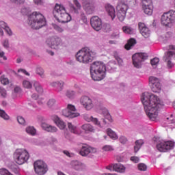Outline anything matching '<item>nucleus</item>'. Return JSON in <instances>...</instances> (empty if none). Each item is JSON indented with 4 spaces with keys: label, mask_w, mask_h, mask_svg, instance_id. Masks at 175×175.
Returning <instances> with one entry per match:
<instances>
[{
    "label": "nucleus",
    "mask_w": 175,
    "mask_h": 175,
    "mask_svg": "<svg viewBox=\"0 0 175 175\" xmlns=\"http://www.w3.org/2000/svg\"><path fill=\"white\" fill-rule=\"evenodd\" d=\"M141 100L149 119L152 121L157 120L158 112L164 105L163 100L157 95L149 92H144Z\"/></svg>",
    "instance_id": "f257e3e1"
},
{
    "label": "nucleus",
    "mask_w": 175,
    "mask_h": 175,
    "mask_svg": "<svg viewBox=\"0 0 175 175\" xmlns=\"http://www.w3.org/2000/svg\"><path fill=\"white\" fill-rule=\"evenodd\" d=\"M90 75L94 81H100L105 79L106 75V66L100 62H94L90 66Z\"/></svg>",
    "instance_id": "f03ea898"
},
{
    "label": "nucleus",
    "mask_w": 175,
    "mask_h": 175,
    "mask_svg": "<svg viewBox=\"0 0 175 175\" xmlns=\"http://www.w3.org/2000/svg\"><path fill=\"white\" fill-rule=\"evenodd\" d=\"M53 14L55 20L62 24H66V23H69L72 20V16L66 13L65 7L57 3L54 8Z\"/></svg>",
    "instance_id": "7ed1b4c3"
},
{
    "label": "nucleus",
    "mask_w": 175,
    "mask_h": 175,
    "mask_svg": "<svg viewBox=\"0 0 175 175\" xmlns=\"http://www.w3.org/2000/svg\"><path fill=\"white\" fill-rule=\"evenodd\" d=\"M29 24L33 29H40L46 25V18L43 14L34 12L29 16Z\"/></svg>",
    "instance_id": "20e7f679"
},
{
    "label": "nucleus",
    "mask_w": 175,
    "mask_h": 175,
    "mask_svg": "<svg viewBox=\"0 0 175 175\" xmlns=\"http://www.w3.org/2000/svg\"><path fill=\"white\" fill-rule=\"evenodd\" d=\"M14 159L18 165H23L29 159V153L24 149H16L14 153Z\"/></svg>",
    "instance_id": "39448f33"
},
{
    "label": "nucleus",
    "mask_w": 175,
    "mask_h": 175,
    "mask_svg": "<svg viewBox=\"0 0 175 175\" xmlns=\"http://www.w3.org/2000/svg\"><path fill=\"white\" fill-rule=\"evenodd\" d=\"M34 172L38 175H44L49 172V167L44 161L38 160L33 163Z\"/></svg>",
    "instance_id": "423d86ee"
},
{
    "label": "nucleus",
    "mask_w": 175,
    "mask_h": 175,
    "mask_svg": "<svg viewBox=\"0 0 175 175\" xmlns=\"http://www.w3.org/2000/svg\"><path fill=\"white\" fill-rule=\"evenodd\" d=\"M175 21V12L170 11L161 16V25L169 27Z\"/></svg>",
    "instance_id": "0eeeda50"
},
{
    "label": "nucleus",
    "mask_w": 175,
    "mask_h": 175,
    "mask_svg": "<svg viewBox=\"0 0 175 175\" xmlns=\"http://www.w3.org/2000/svg\"><path fill=\"white\" fill-rule=\"evenodd\" d=\"M76 111V107L72 104H68L66 109L62 111V114L64 117H67V118H76V117L80 116V113Z\"/></svg>",
    "instance_id": "6e6552de"
},
{
    "label": "nucleus",
    "mask_w": 175,
    "mask_h": 175,
    "mask_svg": "<svg viewBox=\"0 0 175 175\" xmlns=\"http://www.w3.org/2000/svg\"><path fill=\"white\" fill-rule=\"evenodd\" d=\"M175 146V143L172 142H159L157 145H156V148L157 150L161 152H165L168 150L174 149Z\"/></svg>",
    "instance_id": "1a4fd4ad"
},
{
    "label": "nucleus",
    "mask_w": 175,
    "mask_h": 175,
    "mask_svg": "<svg viewBox=\"0 0 175 175\" xmlns=\"http://www.w3.org/2000/svg\"><path fill=\"white\" fill-rule=\"evenodd\" d=\"M46 43L49 47H51V49H54L55 50L58 49L59 46H62V44H64L62 39L57 36L48 38Z\"/></svg>",
    "instance_id": "9d476101"
},
{
    "label": "nucleus",
    "mask_w": 175,
    "mask_h": 175,
    "mask_svg": "<svg viewBox=\"0 0 175 175\" xmlns=\"http://www.w3.org/2000/svg\"><path fill=\"white\" fill-rule=\"evenodd\" d=\"M117 16L120 21L122 22L126 17V14L128 10V5L124 3H120L117 8Z\"/></svg>",
    "instance_id": "9b49d317"
},
{
    "label": "nucleus",
    "mask_w": 175,
    "mask_h": 175,
    "mask_svg": "<svg viewBox=\"0 0 175 175\" xmlns=\"http://www.w3.org/2000/svg\"><path fill=\"white\" fill-rule=\"evenodd\" d=\"M133 64L136 68H141V63H142L144 59H147L148 56L146 53H135L133 55Z\"/></svg>",
    "instance_id": "f8f14e48"
},
{
    "label": "nucleus",
    "mask_w": 175,
    "mask_h": 175,
    "mask_svg": "<svg viewBox=\"0 0 175 175\" xmlns=\"http://www.w3.org/2000/svg\"><path fill=\"white\" fill-rule=\"evenodd\" d=\"M87 49L83 48L77 52L75 55L77 61L83 64H88V51Z\"/></svg>",
    "instance_id": "ddd939ff"
},
{
    "label": "nucleus",
    "mask_w": 175,
    "mask_h": 175,
    "mask_svg": "<svg viewBox=\"0 0 175 175\" xmlns=\"http://www.w3.org/2000/svg\"><path fill=\"white\" fill-rule=\"evenodd\" d=\"M151 90L154 93H160L161 90V85L159 79L154 77H150L149 79Z\"/></svg>",
    "instance_id": "4468645a"
},
{
    "label": "nucleus",
    "mask_w": 175,
    "mask_h": 175,
    "mask_svg": "<svg viewBox=\"0 0 175 175\" xmlns=\"http://www.w3.org/2000/svg\"><path fill=\"white\" fill-rule=\"evenodd\" d=\"M170 51L167 53H165V55L164 56V61L167 62V66L168 68H172L174 64L172 63L170 59H172V57L175 55V46L174 45H170Z\"/></svg>",
    "instance_id": "2eb2a0df"
},
{
    "label": "nucleus",
    "mask_w": 175,
    "mask_h": 175,
    "mask_svg": "<svg viewBox=\"0 0 175 175\" xmlns=\"http://www.w3.org/2000/svg\"><path fill=\"white\" fill-rule=\"evenodd\" d=\"M92 27L96 30L99 31L102 28V21L98 16H94L90 19Z\"/></svg>",
    "instance_id": "dca6fc26"
},
{
    "label": "nucleus",
    "mask_w": 175,
    "mask_h": 175,
    "mask_svg": "<svg viewBox=\"0 0 175 175\" xmlns=\"http://www.w3.org/2000/svg\"><path fill=\"white\" fill-rule=\"evenodd\" d=\"M139 29L140 30L141 33L145 38H148L150 36V31L148 28L146 26V25L143 23H139Z\"/></svg>",
    "instance_id": "f3484780"
},
{
    "label": "nucleus",
    "mask_w": 175,
    "mask_h": 175,
    "mask_svg": "<svg viewBox=\"0 0 175 175\" xmlns=\"http://www.w3.org/2000/svg\"><path fill=\"white\" fill-rule=\"evenodd\" d=\"M53 120L60 129H65V128H66V124L62 120H61L59 117L55 116L53 117Z\"/></svg>",
    "instance_id": "a211bd4d"
},
{
    "label": "nucleus",
    "mask_w": 175,
    "mask_h": 175,
    "mask_svg": "<svg viewBox=\"0 0 175 175\" xmlns=\"http://www.w3.org/2000/svg\"><path fill=\"white\" fill-rule=\"evenodd\" d=\"M74 3L77 8H76V7H75L73 4L70 3L69 6H70V10L74 12V13L79 14V10L81 9V5L77 0H74Z\"/></svg>",
    "instance_id": "6ab92c4d"
},
{
    "label": "nucleus",
    "mask_w": 175,
    "mask_h": 175,
    "mask_svg": "<svg viewBox=\"0 0 175 175\" xmlns=\"http://www.w3.org/2000/svg\"><path fill=\"white\" fill-rule=\"evenodd\" d=\"M105 9L109 16H110L111 19L113 20L116 17V12L114 8L109 4H107L105 5Z\"/></svg>",
    "instance_id": "aec40b11"
},
{
    "label": "nucleus",
    "mask_w": 175,
    "mask_h": 175,
    "mask_svg": "<svg viewBox=\"0 0 175 175\" xmlns=\"http://www.w3.org/2000/svg\"><path fill=\"white\" fill-rule=\"evenodd\" d=\"M41 126L44 129V131H46V132H52V133L57 132V129L55 126H53L48 124L42 123Z\"/></svg>",
    "instance_id": "412c9836"
},
{
    "label": "nucleus",
    "mask_w": 175,
    "mask_h": 175,
    "mask_svg": "<svg viewBox=\"0 0 175 175\" xmlns=\"http://www.w3.org/2000/svg\"><path fill=\"white\" fill-rule=\"evenodd\" d=\"M143 10L145 14L148 15H152L154 10L153 4L143 5Z\"/></svg>",
    "instance_id": "4be33fe9"
},
{
    "label": "nucleus",
    "mask_w": 175,
    "mask_h": 175,
    "mask_svg": "<svg viewBox=\"0 0 175 175\" xmlns=\"http://www.w3.org/2000/svg\"><path fill=\"white\" fill-rule=\"evenodd\" d=\"M136 40L134 38H131L128 40V42L125 44L124 48L126 50H131V47L135 46L136 44Z\"/></svg>",
    "instance_id": "5701e85b"
},
{
    "label": "nucleus",
    "mask_w": 175,
    "mask_h": 175,
    "mask_svg": "<svg viewBox=\"0 0 175 175\" xmlns=\"http://www.w3.org/2000/svg\"><path fill=\"white\" fill-rule=\"evenodd\" d=\"M113 169L118 172L123 173L125 172L126 167L120 163H117L113 165Z\"/></svg>",
    "instance_id": "b1692460"
},
{
    "label": "nucleus",
    "mask_w": 175,
    "mask_h": 175,
    "mask_svg": "<svg viewBox=\"0 0 175 175\" xmlns=\"http://www.w3.org/2000/svg\"><path fill=\"white\" fill-rule=\"evenodd\" d=\"M70 165L75 170H80V168L81 167V163L77 160L72 161Z\"/></svg>",
    "instance_id": "393cba45"
},
{
    "label": "nucleus",
    "mask_w": 175,
    "mask_h": 175,
    "mask_svg": "<svg viewBox=\"0 0 175 175\" xmlns=\"http://www.w3.org/2000/svg\"><path fill=\"white\" fill-rule=\"evenodd\" d=\"M107 133L108 136H109L110 138L113 140H116L118 138L117 134H116V133L114 131H113V130H111V129H107Z\"/></svg>",
    "instance_id": "a878e982"
},
{
    "label": "nucleus",
    "mask_w": 175,
    "mask_h": 175,
    "mask_svg": "<svg viewBox=\"0 0 175 175\" xmlns=\"http://www.w3.org/2000/svg\"><path fill=\"white\" fill-rule=\"evenodd\" d=\"M52 87H57V91H62L64 88V82L61 81H57V82H53L51 83Z\"/></svg>",
    "instance_id": "bb28decb"
},
{
    "label": "nucleus",
    "mask_w": 175,
    "mask_h": 175,
    "mask_svg": "<svg viewBox=\"0 0 175 175\" xmlns=\"http://www.w3.org/2000/svg\"><path fill=\"white\" fill-rule=\"evenodd\" d=\"M144 144V141L142 139L135 142V146L134 147L135 152L137 153L141 148L142 145Z\"/></svg>",
    "instance_id": "cd10ccee"
},
{
    "label": "nucleus",
    "mask_w": 175,
    "mask_h": 175,
    "mask_svg": "<svg viewBox=\"0 0 175 175\" xmlns=\"http://www.w3.org/2000/svg\"><path fill=\"white\" fill-rule=\"evenodd\" d=\"M122 30L125 33L127 34H133L135 32V29L129 26L123 27Z\"/></svg>",
    "instance_id": "c85d7f7f"
},
{
    "label": "nucleus",
    "mask_w": 175,
    "mask_h": 175,
    "mask_svg": "<svg viewBox=\"0 0 175 175\" xmlns=\"http://www.w3.org/2000/svg\"><path fill=\"white\" fill-rule=\"evenodd\" d=\"M33 87L37 92L39 94L43 93V88H42V85H40V83L38 82H34Z\"/></svg>",
    "instance_id": "c756f323"
},
{
    "label": "nucleus",
    "mask_w": 175,
    "mask_h": 175,
    "mask_svg": "<svg viewBox=\"0 0 175 175\" xmlns=\"http://www.w3.org/2000/svg\"><path fill=\"white\" fill-rule=\"evenodd\" d=\"M81 105H83L85 109H87V107H88V96H82L81 98Z\"/></svg>",
    "instance_id": "7c9ffc66"
},
{
    "label": "nucleus",
    "mask_w": 175,
    "mask_h": 175,
    "mask_svg": "<svg viewBox=\"0 0 175 175\" xmlns=\"http://www.w3.org/2000/svg\"><path fill=\"white\" fill-rule=\"evenodd\" d=\"M26 132L29 135H31V136H35V135H36V129H35V128H33V126L27 127Z\"/></svg>",
    "instance_id": "2f4dec72"
},
{
    "label": "nucleus",
    "mask_w": 175,
    "mask_h": 175,
    "mask_svg": "<svg viewBox=\"0 0 175 175\" xmlns=\"http://www.w3.org/2000/svg\"><path fill=\"white\" fill-rule=\"evenodd\" d=\"M96 148H94V147H91L89 146L88 147V154H89V157H92L95 155V154H96Z\"/></svg>",
    "instance_id": "473e14b6"
},
{
    "label": "nucleus",
    "mask_w": 175,
    "mask_h": 175,
    "mask_svg": "<svg viewBox=\"0 0 175 175\" xmlns=\"http://www.w3.org/2000/svg\"><path fill=\"white\" fill-rule=\"evenodd\" d=\"M79 154L82 157H87L88 155V148L87 146H82Z\"/></svg>",
    "instance_id": "72a5a7b5"
},
{
    "label": "nucleus",
    "mask_w": 175,
    "mask_h": 175,
    "mask_svg": "<svg viewBox=\"0 0 175 175\" xmlns=\"http://www.w3.org/2000/svg\"><path fill=\"white\" fill-rule=\"evenodd\" d=\"M75 94H76V92H75V91H73V90H67V92L66 93V96L69 99H73L75 98Z\"/></svg>",
    "instance_id": "f704fd0d"
},
{
    "label": "nucleus",
    "mask_w": 175,
    "mask_h": 175,
    "mask_svg": "<svg viewBox=\"0 0 175 175\" xmlns=\"http://www.w3.org/2000/svg\"><path fill=\"white\" fill-rule=\"evenodd\" d=\"M88 54H89V57H88L89 62H92V59H94V58L96 57V53H95V51H89Z\"/></svg>",
    "instance_id": "c9c22d12"
},
{
    "label": "nucleus",
    "mask_w": 175,
    "mask_h": 175,
    "mask_svg": "<svg viewBox=\"0 0 175 175\" xmlns=\"http://www.w3.org/2000/svg\"><path fill=\"white\" fill-rule=\"evenodd\" d=\"M0 81L1 84H3V85H8V84H9V79L6 78L5 75H2L0 77Z\"/></svg>",
    "instance_id": "e433bc0d"
},
{
    "label": "nucleus",
    "mask_w": 175,
    "mask_h": 175,
    "mask_svg": "<svg viewBox=\"0 0 175 175\" xmlns=\"http://www.w3.org/2000/svg\"><path fill=\"white\" fill-rule=\"evenodd\" d=\"M36 73L39 75L42 79L44 78V70L43 68L38 67L36 68Z\"/></svg>",
    "instance_id": "4c0bfd02"
},
{
    "label": "nucleus",
    "mask_w": 175,
    "mask_h": 175,
    "mask_svg": "<svg viewBox=\"0 0 175 175\" xmlns=\"http://www.w3.org/2000/svg\"><path fill=\"white\" fill-rule=\"evenodd\" d=\"M9 168L14 172V173H15L16 174H17V173H18V169L17 168V165L14 163L11 164L10 165H9Z\"/></svg>",
    "instance_id": "58836bf2"
},
{
    "label": "nucleus",
    "mask_w": 175,
    "mask_h": 175,
    "mask_svg": "<svg viewBox=\"0 0 175 175\" xmlns=\"http://www.w3.org/2000/svg\"><path fill=\"white\" fill-rule=\"evenodd\" d=\"M68 128L69 131H70V132H72V133H76V126H74L73 124H72V123L69 122L68 123Z\"/></svg>",
    "instance_id": "ea45409f"
},
{
    "label": "nucleus",
    "mask_w": 175,
    "mask_h": 175,
    "mask_svg": "<svg viewBox=\"0 0 175 175\" xmlns=\"http://www.w3.org/2000/svg\"><path fill=\"white\" fill-rule=\"evenodd\" d=\"M23 85L24 88H32V83L27 80L23 81Z\"/></svg>",
    "instance_id": "a19ab883"
},
{
    "label": "nucleus",
    "mask_w": 175,
    "mask_h": 175,
    "mask_svg": "<svg viewBox=\"0 0 175 175\" xmlns=\"http://www.w3.org/2000/svg\"><path fill=\"white\" fill-rule=\"evenodd\" d=\"M0 117L1 118H3V120H8L9 119V116L5 112V111L0 109Z\"/></svg>",
    "instance_id": "79ce46f5"
},
{
    "label": "nucleus",
    "mask_w": 175,
    "mask_h": 175,
    "mask_svg": "<svg viewBox=\"0 0 175 175\" xmlns=\"http://www.w3.org/2000/svg\"><path fill=\"white\" fill-rule=\"evenodd\" d=\"M89 120L92 122H93L94 124L100 126V122H98V119L96 118H94L93 116H90L89 118Z\"/></svg>",
    "instance_id": "37998d69"
},
{
    "label": "nucleus",
    "mask_w": 175,
    "mask_h": 175,
    "mask_svg": "<svg viewBox=\"0 0 175 175\" xmlns=\"http://www.w3.org/2000/svg\"><path fill=\"white\" fill-rule=\"evenodd\" d=\"M17 121L18 124H21V125H25V119H24L23 116H18L17 118Z\"/></svg>",
    "instance_id": "c03bdc74"
},
{
    "label": "nucleus",
    "mask_w": 175,
    "mask_h": 175,
    "mask_svg": "<svg viewBox=\"0 0 175 175\" xmlns=\"http://www.w3.org/2000/svg\"><path fill=\"white\" fill-rule=\"evenodd\" d=\"M138 169L140 171H146L147 170V166L144 163H139L138 165Z\"/></svg>",
    "instance_id": "a18cd8bd"
},
{
    "label": "nucleus",
    "mask_w": 175,
    "mask_h": 175,
    "mask_svg": "<svg viewBox=\"0 0 175 175\" xmlns=\"http://www.w3.org/2000/svg\"><path fill=\"white\" fill-rule=\"evenodd\" d=\"M82 6L85 10H88V0H82Z\"/></svg>",
    "instance_id": "49530a36"
},
{
    "label": "nucleus",
    "mask_w": 175,
    "mask_h": 175,
    "mask_svg": "<svg viewBox=\"0 0 175 175\" xmlns=\"http://www.w3.org/2000/svg\"><path fill=\"white\" fill-rule=\"evenodd\" d=\"M159 62V59L158 57H155L151 60V64L152 66H156Z\"/></svg>",
    "instance_id": "de8ad7c7"
},
{
    "label": "nucleus",
    "mask_w": 175,
    "mask_h": 175,
    "mask_svg": "<svg viewBox=\"0 0 175 175\" xmlns=\"http://www.w3.org/2000/svg\"><path fill=\"white\" fill-rule=\"evenodd\" d=\"M89 14L94 13L95 10V6H94V3H89Z\"/></svg>",
    "instance_id": "09e8293b"
},
{
    "label": "nucleus",
    "mask_w": 175,
    "mask_h": 175,
    "mask_svg": "<svg viewBox=\"0 0 175 175\" xmlns=\"http://www.w3.org/2000/svg\"><path fill=\"white\" fill-rule=\"evenodd\" d=\"M102 149L106 152L113 150V148L111 146H109V145H106V146H103Z\"/></svg>",
    "instance_id": "8fccbe9b"
},
{
    "label": "nucleus",
    "mask_w": 175,
    "mask_h": 175,
    "mask_svg": "<svg viewBox=\"0 0 175 175\" xmlns=\"http://www.w3.org/2000/svg\"><path fill=\"white\" fill-rule=\"evenodd\" d=\"M103 115H106V119L108 120L110 122H112V118L111 115L108 113L107 110L105 111V113H103Z\"/></svg>",
    "instance_id": "3c124183"
},
{
    "label": "nucleus",
    "mask_w": 175,
    "mask_h": 175,
    "mask_svg": "<svg viewBox=\"0 0 175 175\" xmlns=\"http://www.w3.org/2000/svg\"><path fill=\"white\" fill-rule=\"evenodd\" d=\"M81 129L85 133H88V124H83Z\"/></svg>",
    "instance_id": "603ef678"
},
{
    "label": "nucleus",
    "mask_w": 175,
    "mask_h": 175,
    "mask_svg": "<svg viewBox=\"0 0 175 175\" xmlns=\"http://www.w3.org/2000/svg\"><path fill=\"white\" fill-rule=\"evenodd\" d=\"M81 18L82 21H83V23H84L85 24H88V21L87 20V16H85V14L82 13V14H81Z\"/></svg>",
    "instance_id": "864d4df0"
},
{
    "label": "nucleus",
    "mask_w": 175,
    "mask_h": 175,
    "mask_svg": "<svg viewBox=\"0 0 175 175\" xmlns=\"http://www.w3.org/2000/svg\"><path fill=\"white\" fill-rule=\"evenodd\" d=\"M49 107H53V106H54L55 105V100L54 99H50L49 101H48V103H47Z\"/></svg>",
    "instance_id": "5fc2aeb1"
},
{
    "label": "nucleus",
    "mask_w": 175,
    "mask_h": 175,
    "mask_svg": "<svg viewBox=\"0 0 175 175\" xmlns=\"http://www.w3.org/2000/svg\"><path fill=\"white\" fill-rule=\"evenodd\" d=\"M0 94L3 98H6V90L0 87Z\"/></svg>",
    "instance_id": "6e6d98bb"
},
{
    "label": "nucleus",
    "mask_w": 175,
    "mask_h": 175,
    "mask_svg": "<svg viewBox=\"0 0 175 175\" xmlns=\"http://www.w3.org/2000/svg\"><path fill=\"white\" fill-rule=\"evenodd\" d=\"M143 5H153L152 0H142Z\"/></svg>",
    "instance_id": "4d7b16f0"
},
{
    "label": "nucleus",
    "mask_w": 175,
    "mask_h": 175,
    "mask_svg": "<svg viewBox=\"0 0 175 175\" xmlns=\"http://www.w3.org/2000/svg\"><path fill=\"white\" fill-rule=\"evenodd\" d=\"M12 3H16V5H21L24 3L25 0H10Z\"/></svg>",
    "instance_id": "13d9d810"
},
{
    "label": "nucleus",
    "mask_w": 175,
    "mask_h": 175,
    "mask_svg": "<svg viewBox=\"0 0 175 175\" xmlns=\"http://www.w3.org/2000/svg\"><path fill=\"white\" fill-rule=\"evenodd\" d=\"M8 24L4 21H0V28L5 29L8 27Z\"/></svg>",
    "instance_id": "bf43d9fd"
},
{
    "label": "nucleus",
    "mask_w": 175,
    "mask_h": 175,
    "mask_svg": "<svg viewBox=\"0 0 175 175\" xmlns=\"http://www.w3.org/2000/svg\"><path fill=\"white\" fill-rule=\"evenodd\" d=\"M119 140L122 144H125L127 142V139L124 136L120 137Z\"/></svg>",
    "instance_id": "052dcab7"
},
{
    "label": "nucleus",
    "mask_w": 175,
    "mask_h": 175,
    "mask_svg": "<svg viewBox=\"0 0 175 175\" xmlns=\"http://www.w3.org/2000/svg\"><path fill=\"white\" fill-rule=\"evenodd\" d=\"M64 154H65V155H66L67 157H69V158H72L73 157H75V154L72 153H70L69 151L68 150H64Z\"/></svg>",
    "instance_id": "680f3d73"
},
{
    "label": "nucleus",
    "mask_w": 175,
    "mask_h": 175,
    "mask_svg": "<svg viewBox=\"0 0 175 175\" xmlns=\"http://www.w3.org/2000/svg\"><path fill=\"white\" fill-rule=\"evenodd\" d=\"M54 28L56 31H57V32H64V29H62V27H59V26L55 25H54Z\"/></svg>",
    "instance_id": "e2e57ef3"
},
{
    "label": "nucleus",
    "mask_w": 175,
    "mask_h": 175,
    "mask_svg": "<svg viewBox=\"0 0 175 175\" xmlns=\"http://www.w3.org/2000/svg\"><path fill=\"white\" fill-rule=\"evenodd\" d=\"M88 132L92 133H95V129H94L93 126H91V124H89L88 126Z\"/></svg>",
    "instance_id": "0e129e2a"
},
{
    "label": "nucleus",
    "mask_w": 175,
    "mask_h": 175,
    "mask_svg": "<svg viewBox=\"0 0 175 175\" xmlns=\"http://www.w3.org/2000/svg\"><path fill=\"white\" fill-rule=\"evenodd\" d=\"M131 160L134 162L135 163H137L139 161V159L137 157H132L131 158Z\"/></svg>",
    "instance_id": "69168bd1"
},
{
    "label": "nucleus",
    "mask_w": 175,
    "mask_h": 175,
    "mask_svg": "<svg viewBox=\"0 0 175 175\" xmlns=\"http://www.w3.org/2000/svg\"><path fill=\"white\" fill-rule=\"evenodd\" d=\"M21 90V89L19 87H16L14 89V95H15V97L17 96V93L20 92Z\"/></svg>",
    "instance_id": "338daca9"
},
{
    "label": "nucleus",
    "mask_w": 175,
    "mask_h": 175,
    "mask_svg": "<svg viewBox=\"0 0 175 175\" xmlns=\"http://www.w3.org/2000/svg\"><path fill=\"white\" fill-rule=\"evenodd\" d=\"M36 5H43V0H33Z\"/></svg>",
    "instance_id": "774afa93"
}]
</instances>
